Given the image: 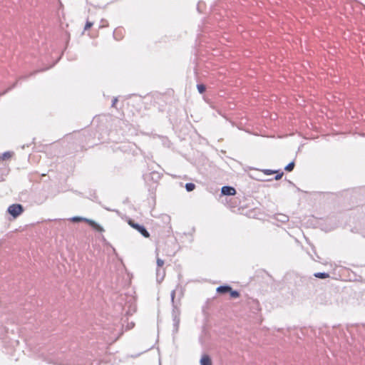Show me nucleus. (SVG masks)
Returning <instances> with one entry per match:
<instances>
[{"label": "nucleus", "instance_id": "f257e3e1", "mask_svg": "<svg viewBox=\"0 0 365 365\" xmlns=\"http://www.w3.org/2000/svg\"><path fill=\"white\" fill-rule=\"evenodd\" d=\"M71 221L73 222H85L88 223L90 226H91L94 230H96L98 232H102L104 231V229L103 228V227H101L100 225H98L95 221L90 220V219H87V218H84V217H73L71 218Z\"/></svg>", "mask_w": 365, "mask_h": 365}, {"label": "nucleus", "instance_id": "f03ea898", "mask_svg": "<svg viewBox=\"0 0 365 365\" xmlns=\"http://www.w3.org/2000/svg\"><path fill=\"white\" fill-rule=\"evenodd\" d=\"M24 212V208L20 204H13L8 207V212L13 216L14 218H16L21 215Z\"/></svg>", "mask_w": 365, "mask_h": 365}, {"label": "nucleus", "instance_id": "7ed1b4c3", "mask_svg": "<svg viewBox=\"0 0 365 365\" xmlns=\"http://www.w3.org/2000/svg\"><path fill=\"white\" fill-rule=\"evenodd\" d=\"M128 225L134 228L135 230H138L143 237L148 238L150 237L149 232L146 230V229L137 223H135L132 220H129L128 221Z\"/></svg>", "mask_w": 365, "mask_h": 365}, {"label": "nucleus", "instance_id": "20e7f679", "mask_svg": "<svg viewBox=\"0 0 365 365\" xmlns=\"http://www.w3.org/2000/svg\"><path fill=\"white\" fill-rule=\"evenodd\" d=\"M200 365H212L211 358L207 354H203L200 361Z\"/></svg>", "mask_w": 365, "mask_h": 365}, {"label": "nucleus", "instance_id": "39448f33", "mask_svg": "<svg viewBox=\"0 0 365 365\" xmlns=\"http://www.w3.org/2000/svg\"><path fill=\"white\" fill-rule=\"evenodd\" d=\"M314 276L319 279H327L329 277V274L326 272H316L314 274Z\"/></svg>", "mask_w": 365, "mask_h": 365}, {"label": "nucleus", "instance_id": "423d86ee", "mask_svg": "<svg viewBox=\"0 0 365 365\" xmlns=\"http://www.w3.org/2000/svg\"><path fill=\"white\" fill-rule=\"evenodd\" d=\"M240 297V292L236 290H232V289L230 287V298H237Z\"/></svg>", "mask_w": 365, "mask_h": 365}, {"label": "nucleus", "instance_id": "0eeeda50", "mask_svg": "<svg viewBox=\"0 0 365 365\" xmlns=\"http://www.w3.org/2000/svg\"><path fill=\"white\" fill-rule=\"evenodd\" d=\"M277 220L282 222H286L289 220V217L285 215L279 214L277 216Z\"/></svg>", "mask_w": 365, "mask_h": 365}, {"label": "nucleus", "instance_id": "6e6552de", "mask_svg": "<svg viewBox=\"0 0 365 365\" xmlns=\"http://www.w3.org/2000/svg\"><path fill=\"white\" fill-rule=\"evenodd\" d=\"M13 156V153L11 152H5L2 154V156L1 157V158L3 160H9L10 158H11Z\"/></svg>", "mask_w": 365, "mask_h": 365}, {"label": "nucleus", "instance_id": "1a4fd4ad", "mask_svg": "<svg viewBox=\"0 0 365 365\" xmlns=\"http://www.w3.org/2000/svg\"><path fill=\"white\" fill-rule=\"evenodd\" d=\"M185 188H186L187 191H188V192H191V191H192L193 190H195V184L191 183V182H190V183H187V184L185 185Z\"/></svg>", "mask_w": 365, "mask_h": 365}, {"label": "nucleus", "instance_id": "9d476101", "mask_svg": "<svg viewBox=\"0 0 365 365\" xmlns=\"http://www.w3.org/2000/svg\"><path fill=\"white\" fill-rule=\"evenodd\" d=\"M217 291L218 292L227 293V292H228V286L225 285V286L219 287L217 289Z\"/></svg>", "mask_w": 365, "mask_h": 365}, {"label": "nucleus", "instance_id": "9b49d317", "mask_svg": "<svg viewBox=\"0 0 365 365\" xmlns=\"http://www.w3.org/2000/svg\"><path fill=\"white\" fill-rule=\"evenodd\" d=\"M294 168V163L291 162L284 168V170L286 171L291 172L293 170Z\"/></svg>", "mask_w": 365, "mask_h": 365}, {"label": "nucleus", "instance_id": "f8f14e48", "mask_svg": "<svg viewBox=\"0 0 365 365\" xmlns=\"http://www.w3.org/2000/svg\"><path fill=\"white\" fill-rule=\"evenodd\" d=\"M163 252H165L167 255H174L175 252L173 249L166 250L165 247H162Z\"/></svg>", "mask_w": 365, "mask_h": 365}, {"label": "nucleus", "instance_id": "ddd939ff", "mask_svg": "<svg viewBox=\"0 0 365 365\" xmlns=\"http://www.w3.org/2000/svg\"><path fill=\"white\" fill-rule=\"evenodd\" d=\"M197 88L198 91L200 93H203L206 90V88H205V85H203V84H198L197 86Z\"/></svg>", "mask_w": 365, "mask_h": 365}, {"label": "nucleus", "instance_id": "4468645a", "mask_svg": "<svg viewBox=\"0 0 365 365\" xmlns=\"http://www.w3.org/2000/svg\"><path fill=\"white\" fill-rule=\"evenodd\" d=\"M93 24L92 22L88 21L85 25L84 30L90 29L93 26Z\"/></svg>", "mask_w": 365, "mask_h": 365}, {"label": "nucleus", "instance_id": "2eb2a0df", "mask_svg": "<svg viewBox=\"0 0 365 365\" xmlns=\"http://www.w3.org/2000/svg\"><path fill=\"white\" fill-rule=\"evenodd\" d=\"M222 193L225 195H228V186H224L222 187Z\"/></svg>", "mask_w": 365, "mask_h": 365}, {"label": "nucleus", "instance_id": "dca6fc26", "mask_svg": "<svg viewBox=\"0 0 365 365\" xmlns=\"http://www.w3.org/2000/svg\"><path fill=\"white\" fill-rule=\"evenodd\" d=\"M277 173V171H276V170H264V173L266 175H271V174Z\"/></svg>", "mask_w": 365, "mask_h": 365}, {"label": "nucleus", "instance_id": "f3484780", "mask_svg": "<svg viewBox=\"0 0 365 365\" xmlns=\"http://www.w3.org/2000/svg\"><path fill=\"white\" fill-rule=\"evenodd\" d=\"M157 264L158 267H161L164 265V261L160 258L157 259Z\"/></svg>", "mask_w": 365, "mask_h": 365}, {"label": "nucleus", "instance_id": "a211bd4d", "mask_svg": "<svg viewBox=\"0 0 365 365\" xmlns=\"http://www.w3.org/2000/svg\"><path fill=\"white\" fill-rule=\"evenodd\" d=\"M236 194V190L234 187L230 186V196H233Z\"/></svg>", "mask_w": 365, "mask_h": 365}, {"label": "nucleus", "instance_id": "6ab92c4d", "mask_svg": "<svg viewBox=\"0 0 365 365\" xmlns=\"http://www.w3.org/2000/svg\"><path fill=\"white\" fill-rule=\"evenodd\" d=\"M283 175H284L283 172H281L280 173H277V175L274 177V179L276 180H278L282 178Z\"/></svg>", "mask_w": 365, "mask_h": 365}, {"label": "nucleus", "instance_id": "aec40b11", "mask_svg": "<svg viewBox=\"0 0 365 365\" xmlns=\"http://www.w3.org/2000/svg\"><path fill=\"white\" fill-rule=\"evenodd\" d=\"M229 202H230V207H235V205H234V202H232V199H230Z\"/></svg>", "mask_w": 365, "mask_h": 365}, {"label": "nucleus", "instance_id": "412c9836", "mask_svg": "<svg viewBox=\"0 0 365 365\" xmlns=\"http://www.w3.org/2000/svg\"><path fill=\"white\" fill-rule=\"evenodd\" d=\"M175 291H173L172 292V294H171V297H172V299L173 300L174 298H175Z\"/></svg>", "mask_w": 365, "mask_h": 365}]
</instances>
